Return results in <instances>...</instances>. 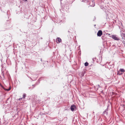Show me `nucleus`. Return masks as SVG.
<instances>
[{"mask_svg": "<svg viewBox=\"0 0 125 125\" xmlns=\"http://www.w3.org/2000/svg\"><path fill=\"white\" fill-rule=\"evenodd\" d=\"M25 1H27V0H25Z\"/></svg>", "mask_w": 125, "mask_h": 125, "instance_id": "14", "label": "nucleus"}, {"mask_svg": "<svg viewBox=\"0 0 125 125\" xmlns=\"http://www.w3.org/2000/svg\"><path fill=\"white\" fill-rule=\"evenodd\" d=\"M10 21H7V23L5 26H7L8 27L7 28H10L12 27L11 25H10Z\"/></svg>", "mask_w": 125, "mask_h": 125, "instance_id": "1", "label": "nucleus"}, {"mask_svg": "<svg viewBox=\"0 0 125 125\" xmlns=\"http://www.w3.org/2000/svg\"><path fill=\"white\" fill-rule=\"evenodd\" d=\"M89 63L87 62H86L84 63V65L85 66H88V65Z\"/></svg>", "mask_w": 125, "mask_h": 125, "instance_id": "9", "label": "nucleus"}, {"mask_svg": "<svg viewBox=\"0 0 125 125\" xmlns=\"http://www.w3.org/2000/svg\"><path fill=\"white\" fill-rule=\"evenodd\" d=\"M123 74L122 73H120L119 71H118L117 73V74L118 75H121Z\"/></svg>", "mask_w": 125, "mask_h": 125, "instance_id": "8", "label": "nucleus"}, {"mask_svg": "<svg viewBox=\"0 0 125 125\" xmlns=\"http://www.w3.org/2000/svg\"><path fill=\"white\" fill-rule=\"evenodd\" d=\"M10 89V88H9V89H6V90H7V91H9Z\"/></svg>", "mask_w": 125, "mask_h": 125, "instance_id": "11", "label": "nucleus"}, {"mask_svg": "<svg viewBox=\"0 0 125 125\" xmlns=\"http://www.w3.org/2000/svg\"><path fill=\"white\" fill-rule=\"evenodd\" d=\"M22 99V98H20L19 99V100H21Z\"/></svg>", "mask_w": 125, "mask_h": 125, "instance_id": "12", "label": "nucleus"}, {"mask_svg": "<svg viewBox=\"0 0 125 125\" xmlns=\"http://www.w3.org/2000/svg\"><path fill=\"white\" fill-rule=\"evenodd\" d=\"M26 96V94H24L23 96V98H24Z\"/></svg>", "mask_w": 125, "mask_h": 125, "instance_id": "10", "label": "nucleus"}, {"mask_svg": "<svg viewBox=\"0 0 125 125\" xmlns=\"http://www.w3.org/2000/svg\"><path fill=\"white\" fill-rule=\"evenodd\" d=\"M102 34V32L101 30H99L97 32V35L98 36L100 37Z\"/></svg>", "mask_w": 125, "mask_h": 125, "instance_id": "3", "label": "nucleus"}, {"mask_svg": "<svg viewBox=\"0 0 125 125\" xmlns=\"http://www.w3.org/2000/svg\"><path fill=\"white\" fill-rule=\"evenodd\" d=\"M112 38L114 40H117L118 41L120 40L119 38L116 35H113L112 36Z\"/></svg>", "mask_w": 125, "mask_h": 125, "instance_id": "2", "label": "nucleus"}, {"mask_svg": "<svg viewBox=\"0 0 125 125\" xmlns=\"http://www.w3.org/2000/svg\"><path fill=\"white\" fill-rule=\"evenodd\" d=\"M56 41L57 43L60 42L61 41V39L60 38L58 37L56 39Z\"/></svg>", "mask_w": 125, "mask_h": 125, "instance_id": "4", "label": "nucleus"}, {"mask_svg": "<svg viewBox=\"0 0 125 125\" xmlns=\"http://www.w3.org/2000/svg\"><path fill=\"white\" fill-rule=\"evenodd\" d=\"M107 109H106L104 112L103 113V114H106V115L107 114Z\"/></svg>", "mask_w": 125, "mask_h": 125, "instance_id": "6", "label": "nucleus"}, {"mask_svg": "<svg viewBox=\"0 0 125 125\" xmlns=\"http://www.w3.org/2000/svg\"><path fill=\"white\" fill-rule=\"evenodd\" d=\"M98 86L99 87H100V85H98Z\"/></svg>", "mask_w": 125, "mask_h": 125, "instance_id": "13", "label": "nucleus"}, {"mask_svg": "<svg viewBox=\"0 0 125 125\" xmlns=\"http://www.w3.org/2000/svg\"><path fill=\"white\" fill-rule=\"evenodd\" d=\"M119 71H120V72H125V70L123 69H120L119 70Z\"/></svg>", "mask_w": 125, "mask_h": 125, "instance_id": "7", "label": "nucleus"}, {"mask_svg": "<svg viewBox=\"0 0 125 125\" xmlns=\"http://www.w3.org/2000/svg\"><path fill=\"white\" fill-rule=\"evenodd\" d=\"M75 108V105H72L70 108L71 110L72 111H73L74 110V109Z\"/></svg>", "mask_w": 125, "mask_h": 125, "instance_id": "5", "label": "nucleus"}]
</instances>
